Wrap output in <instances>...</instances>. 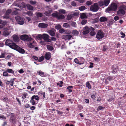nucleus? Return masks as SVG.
<instances>
[{
	"mask_svg": "<svg viewBox=\"0 0 126 126\" xmlns=\"http://www.w3.org/2000/svg\"><path fill=\"white\" fill-rule=\"evenodd\" d=\"M5 45L9 47L12 49L16 50L18 46L15 43H14L12 40L7 39L5 42Z\"/></svg>",
	"mask_w": 126,
	"mask_h": 126,
	"instance_id": "obj_1",
	"label": "nucleus"
},
{
	"mask_svg": "<svg viewBox=\"0 0 126 126\" xmlns=\"http://www.w3.org/2000/svg\"><path fill=\"white\" fill-rule=\"evenodd\" d=\"M117 8V4L114 3H112L110 7H109L107 8L106 10L108 13H110V12L115 11Z\"/></svg>",
	"mask_w": 126,
	"mask_h": 126,
	"instance_id": "obj_2",
	"label": "nucleus"
},
{
	"mask_svg": "<svg viewBox=\"0 0 126 126\" xmlns=\"http://www.w3.org/2000/svg\"><path fill=\"white\" fill-rule=\"evenodd\" d=\"M99 9L98 4L97 3H94V4L91 6L90 10L93 12H97Z\"/></svg>",
	"mask_w": 126,
	"mask_h": 126,
	"instance_id": "obj_3",
	"label": "nucleus"
},
{
	"mask_svg": "<svg viewBox=\"0 0 126 126\" xmlns=\"http://www.w3.org/2000/svg\"><path fill=\"white\" fill-rule=\"evenodd\" d=\"M20 39L23 41H30L32 40V38L29 37L28 35L26 34H24L21 35L19 37Z\"/></svg>",
	"mask_w": 126,
	"mask_h": 126,
	"instance_id": "obj_4",
	"label": "nucleus"
},
{
	"mask_svg": "<svg viewBox=\"0 0 126 126\" xmlns=\"http://www.w3.org/2000/svg\"><path fill=\"white\" fill-rule=\"evenodd\" d=\"M104 37V33L101 30H99L97 33L96 38L98 40H100Z\"/></svg>",
	"mask_w": 126,
	"mask_h": 126,
	"instance_id": "obj_5",
	"label": "nucleus"
},
{
	"mask_svg": "<svg viewBox=\"0 0 126 126\" xmlns=\"http://www.w3.org/2000/svg\"><path fill=\"white\" fill-rule=\"evenodd\" d=\"M15 19L16 21L17 22L18 24L22 25L24 23V19L21 17H20L19 16H18L15 17Z\"/></svg>",
	"mask_w": 126,
	"mask_h": 126,
	"instance_id": "obj_6",
	"label": "nucleus"
},
{
	"mask_svg": "<svg viewBox=\"0 0 126 126\" xmlns=\"http://www.w3.org/2000/svg\"><path fill=\"white\" fill-rule=\"evenodd\" d=\"M91 27H89L87 26L84 27L83 29L82 34L83 35H86L89 33Z\"/></svg>",
	"mask_w": 126,
	"mask_h": 126,
	"instance_id": "obj_7",
	"label": "nucleus"
},
{
	"mask_svg": "<svg viewBox=\"0 0 126 126\" xmlns=\"http://www.w3.org/2000/svg\"><path fill=\"white\" fill-rule=\"evenodd\" d=\"M29 43L28 44V46L30 48H34L35 44V43L34 42V41L32 38V40L29 41Z\"/></svg>",
	"mask_w": 126,
	"mask_h": 126,
	"instance_id": "obj_8",
	"label": "nucleus"
},
{
	"mask_svg": "<svg viewBox=\"0 0 126 126\" xmlns=\"http://www.w3.org/2000/svg\"><path fill=\"white\" fill-rule=\"evenodd\" d=\"M126 12L124 10L122 9H119L117 12L118 15L120 16H122L125 15Z\"/></svg>",
	"mask_w": 126,
	"mask_h": 126,
	"instance_id": "obj_9",
	"label": "nucleus"
},
{
	"mask_svg": "<svg viewBox=\"0 0 126 126\" xmlns=\"http://www.w3.org/2000/svg\"><path fill=\"white\" fill-rule=\"evenodd\" d=\"M43 39L44 40L47 42H50V40L49 39V36L47 34H43Z\"/></svg>",
	"mask_w": 126,
	"mask_h": 126,
	"instance_id": "obj_10",
	"label": "nucleus"
},
{
	"mask_svg": "<svg viewBox=\"0 0 126 126\" xmlns=\"http://www.w3.org/2000/svg\"><path fill=\"white\" fill-rule=\"evenodd\" d=\"M34 99L36 100H39V97L37 95H33L31 98V99L30 100L31 102H35Z\"/></svg>",
	"mask_w": 126,
	"mask_h": 126,
	"instance_id": "obj_11",
	"label": "nucleus"
},
{
	"mask_svg": "<svg viewBox=\"0 0 126 126\" xmlns=\"http://www.w3.org/2000/svg\"><path fill=\"white\" fill-rule=\"evenodd\" d=\"M12 37L13 38V41L15 42H18L19 40L18 36L15 34L13 35Z\"/></svg>",
	"mask_w": 126,
	"mask_h": 126,
	"instance_id": "obj_12",
	"label": "nucleus"
},
{
	"mask_svg": "<svg viewBox=\"0 0 126 126\" xmlns=\"http://www.w3.org/2000/svg\"><path fill=\"white\" fill-rule=\"evenodd\" d=\"M15 79V78L11 79L10 81L7 80L6 82V84L7 85L10 84L11 86H13L14 83V80Z\"/></svg>",
	"mask_w": 126,
	"mask_h": 126,
	"instance_id": "obj_13",
	"label": "nucleus"
},
{
	"mask_svg": "<svg viewBox=\"0 0 126 126\" xmlns=\"http://www.w3.org/2000/svg\"><path fill=\"white\" fill-rule=\"evenodd\" d=\"M16 50L21 54H24L25 53V50L18 46Z\"/></svg>",
	"mask_w": 126,
	"mask_h": 126,
	"instance_id": "obj_14",
	"label": "nucleus"
},
{
	"mask_svg": "<svg viewBox=\"0 0 126 126\" xmlns=\"http://www.w3.org/2000/svg\"><path fill=\"white\" fill-rule=\"evenodd\" d=\"M48 26L47 24L43 23H40L38 25L39 27L42 28H45L47 27Z\"/></svg>",
	"mask_w": 126,
	"mask_h": 126,
	"instance_id": "obj_15",
	"label": "nucleus"
},
{
	"mask_svg": "<svg viewBox=\"0 0 126 126\" xmlns=\"http://www.w3.org/2000/svg\"><path fill=\"white\" fill-rule=\"evenodd\" d=\"M51 53L50 52H47L45 55V58L47 60L50 59L51 57Z\"/></svg>",
	"mask_w": 126,
	"mask_h": 126,
	"instance_id": "obj_16",
	"label": "nucleus"
},
{
	"mask_svg": "<svg viewBox=\"0 0 126 126\" xmlns=\"http://www.w3.org/2000/svg\"><path fill=\"white\" fill-rule=\"evenodd\" d=\"M94 29L92 27H91L90 31H91L90 32V34L92 36L96 34L95 32L94 31Z\"/></svg>",
	"mask_w": 126,
	"mask_h": 126,
	"instance_id": "obj_17",
	"label": "nucleus"
},
{
	"mask_svg": "<svg viewBox=\"0 0 126 126\" xmlns=\"http://www.w3.org/2000/svg\"><path fill=\"white\" fill-rule=\"evenodd\" d=\"M79 60V64H81L84 63L85 60L84 58L82 57H80Z\"/></svg>",
	"mask_w": 126,
	"mask_h": 126,
	"instance_id": "obj_18",
	"label": "nucleus"
},
{
	"mask_svg": "<svg viewBox=\"0 0 126 126\" xmlns=\"http://www.w3.org/2000/svg\"><path fill=\"white\" fill-rule=\"evenodd\" d=\"M113 70V72L114 73H116L118 69V67L116 65H114L112 66V69Z\"/></svg>",
	"mask_w": 126,
	"mask_h": 126,
	"instance_id": "obj_19",
	"label": "nucleus"
},
{
	"mask_svg": "<svg viewBox=\"0 0 126 126\" xmlns=\"http://www.w3.org/2000/svg\"><path fill=\"white\" fill-rule=\"evenodd\" d=\"M64 18L65 16L63 15H62L59 13H58V15L57 18L58 19H64Z\"/></svg>",
	"mask_w": 126,
	"mask_h": 126,
	"instance_id": "obj_20",
	"label": "nucleus"
},
{
	"mask_svg": "<svg viewBox=\"0 0 126 126\" xmlns=\"http://www.w3.org/2000/svg\"><path fill=\"white\" fill-rule=\"evenodd\" d=\"M107 18L104 16L101 17L99 19V21L101 22L107 21Z\"/></svg>",
	"mask_w": 126,
	"mask_h": 126,
	"instance_id": "obj_21",
	"label": "nucleus"
},
{
	"mask_svg": "<svg viewBox=\"0 0 126 126\" xmlns=\"http://www.w3.org/2000/svg\"><path fill=\"white\" fill-rule=\"evenodd\" d=\"M63 36L64 39L66 40H70L72 37L71 35H63Z\"/></svg>",
	"mask_w": 126,
	"mask_h": 126,
	"instance_id": "obj_22",
	"label": "nucleus"
},
{
	"mask_svg": "<svg viewBox=\"0 0 126 126\" xmlns=\"http://www.w3.org/2000/svg\"><path fill=\"white\" fill-rule=\"evenodd\" d=\"M91 97L93 99H95L96 96V92L94 91L93 93L91 94Z\"/></svg>",
	"mask_w": 126,
	"mask_h": 126,
	"instance_id": "obj_23",
	"label": "nucleus"
},
{
	"mask_svg": "<svg viewBox=\"0 0 126 126\" xmlns=\"http://www.w3.org/2000/svg\"><path fill=\"white\" fill-rule=\"evenodd\" d=\"M48 32L49 34L52 36H54L55 35V34L54 32L52 30H49L48 31Z\"/></svg>",
	"mask_w": 126,
	"mask_h": 126,
	"instance_id": "obj_24",
	"label": "nucleus"
},
{
	"mask_svg": "<svg viewBox=\"0 0 126 126\" xmlns=\"http://www.w3.org/2000/svg\"><path fill=\"white\" fill-rule=\"evenodd\" d=\"M10 33V32H9V31L5 30L3 31V34L5 36H7Z\"/></svg>",
	"mask_w": 126,
	"mask_h": 126,
	"instance_id": "obj_25",
	"label": "nucleus"
},
{
	"mask_svg": "<svg viewBox=\"0 0 126 126\" xmlns=\"http://www.w3.org/2000/svg\"><path fill=\"white\" fill-rule=\"evenodd\" d=\"M26 7L28 10L32 11L33 10V7L29 4H27Z\"/></svg>",
	"mask_w": 126,
	"mask_h": 126,
	"instance_id": "obj_26",
	"label": "nucleus"
},
{
	"mask_svg": "<svg viewBox=\"0 0 126 126\" xmlns=\"http://www.w3.org/2000/svg\"><path fill=\"white\" fill-rule=\"evenodd\" d=\"M103 2L105 6H107L109 4L110 0H104Z\"/></svg>",
	"mask_w": 126,
	"mask_h": 126,
	"instance_id": "obj_27",
	"label": "nucleus"
},
{
	"mask_svg": "<svg viewBox=\"0 0 126 126\" xmlns=\"http://www.w3.org/2000/svg\"><path fill=\"white\" fill-rule=\"evenodd\" d=\"M86 86L89 89H92V86L90 83L88 82H86Z\"/></svg>",
	"mask_w": 126,
	"mask_h": 126,
	"instance_id": "obj_28",
	"label": "nucleus"
},
{
	"mask_svg": "<svg viewBox=\"0 0 126 126\" xmlns=\"http://www.w3.org/2000/svg\"><path fill=\"white\" fill-rule=\"evenodd\" d=\"M6 72H7L8 73H11L12 74L14 73V71L12 69L8 68L6 70Z\"/></svg>",
	"mask_w": 126,
	"mask_h": 126,
	"instance_id": "obj_29",
	"label": "nucleus"
},
{
	"mask_svg": "<svg viewBox=\"0 0 126 126\" xmlns=\"http://www.w3.org/2000/svg\"><path fill=\"white\" fill-rule=\"evenodd\" d=\"M72 33L74 35L77 36L79 34V32L77 30H75L72 31Z\"/></svg>",
	"mask_w": 126,
	"mask_h": 126,
	"instance_id": "obj_30",
	"label": "nucleus"
},
{
	"mask_svg": "<svg viewBox=\"0 0 126 126\" xmlns=\"http://www.w3.org/2000/svg\"><path fill=\"white\" fill-rule=\"evenodd\" d=\"M3 76L5 77L10 76H11L10 75H9L8 73L6 72V70L5 71H4L3 72Z\"/></svg>",
	"mask_w": 126,
	"mask_h": 126,
	"instance_id": "obj_31",
	"label": "nucleus"
},
{
	"mask_svg": "<svg viewBox=\"0 0 126 126\" xmlns=\"http://www.w3.org/2000/svg\"><path fill=\"white\" fill-rule=\"evenodd\" d=\"M47 48L48 50L50 51H52L54 49L53 47L49 45H47Z\"/></svg>",
	"mask_w": 126,
	"mask_h": 126,
	"instance_id": "obj_32",
	"label": "nucleus"
},
{
	"mask_svg": "<svg viewBox=\"0 0 126 126\" xmlns=\"http://www.w3.org/2000/svg\"><path fill=\"white\" fill-rule=\"evenodd\" d=\"M37 73L39 75L42 77H43L44 76V73L41 70L38 71Z\"/></svg>",
	"mask_w": 126,
	"mask_h": 126,
	"instance_id": "obj_33",
	"label": "nucleus"
},
{
	"mask_svg": "<svg viewBox=\"0 0 126 126\" xmlns=\"http://www.w3.org/2000/svg\"><path fill=\"white\" fill-rule=\"evenodd\" d=\"M26 14L29 16H33L32 12L31 11H28L26 13Z\"/></svg>",
	"mask_w": 126,
	"mask_h": 126,
	"instance_id": "obj_34",
	"label": "nucleus"
},
{
	"mask_svg": "<svg viewBox=\"0 0 126 126\" xmlns=\"http://www.w3.org/2000/svg\"><path fill=\"white\" fill-rule=\"evenodd\" d=\"M108 47L106 45H104L103 47L102 50L103 51H106L108 49Z\"/></svg>",
	"mask_w": 126,
	"mask_h": 126,
	"instance_id": "obj_35",
	"label": "nucleus"
},
{
	"mask_svg": "<svg viewBox=\"0 0 126 126\" xmlns=\"http://www.w3.org/2000/svg\"><path fill=\"white\" fill-rule=\"evenodd\" d=\"M101 7H103L104 5V2L102 1H100L98 2V4Z\"/></svg>",
	"mask_w": 126,
	"mask_h": 126,
	"instance_id": "obj_36",
	"label": "nucleus"
},
{
	"mask_svg": "<svg viewBox=\"0 0 126 126\" xmlns=\"http://www.w3.org/2000/svg\"><path fill=\"white\" fill-rule=\"evenodd\" d=\"M73 88V87L72 86H68L67 88V89L68 90V92L69 93H71L72 92V90L71 89H72Z\"/></svg>",
	"mask_w": 126,
	"mask_h": 126,
	"instance_id": "obj_37",
	"label": "nucleus"
},
{
	"mask_svg": "<svg viewBox=\"0 0 126 126\" xmlns=\"http://www.w3.org/2000/svg\"><path fill=\"white\" fill-rule=\"evenodd\" d=\"M63 27L66 28H70V26L69 24L67 23H64L63 25Z\"/></svg>",
	"mask_w": 126,
	"mask_h": 126,
	"instance_id": "obj_38",
	"label": "nucleus"
},
{
	"mask_svg": "<svg viewBox=\"0 0 126 126\" xmlns=\"http://www.w3.org/2000/svg\"><path fill=\"white\" fill-rule=\"evenodd\" d=\"M44 56H42L40 57L39 59H38V61L39 62H41L44 60Z\"/></svg>",
	"mask_w": 126,
	"mask_h": 126,
	"instance_id": "obj_39",
	"label": "nucleus"
},
{
	"mask_svg": "<svg viewBox=\"0 0 126 126\" xmlns=\"http://www.w3.org/2000/svg\"><path fill=\"white\" fill-rule=\"evenodd\" d=\"M86 9L85 6H82L79 7V9L80 11H82L85 10Z\"/></svg>",
	"mask_w": 126,
	"mask_h": 126,
	"instance_id": "obj_40",
	"label": "nucleus"
},
{
	"mask_svg": "<svg viewBox=\"0 0 126 126\" xmlns=\"http://www.w3.org/2000/svg\"><path fill=\"white\" fill-rule=\"evenodd\" d=\"M80 18L81 19H84L86 18L87 17L84 13H82L80 15Z\"/></svg>",
	"mask_w": 126,
	"mask_h": 126,
	"instance_id": "obj_41",
	"label": "nucleus"
},
{
	"mask_svg": "<svg viewBox=\"0 0 126 126\" xmlns=\"http://www.w3.org/2000/svg\"><path fill=\"white\" fill-rule=\"evenodd\" d=\"M87 22V20L86 19H84L81 22V24L82 25H84Z\"/></svg>",
	"mask_w": 126,
	"mask_h": 126,
	"instance_id": "obj_42",
	"label": "nucleus"
},
{
	"mask_svg": "<svg viewBox=\"0 0 126 126\" xmlns=\"http://www.w3.org/2000/svg\"><path fill=\"white\" fill-rule=\"evenodd\" d=\"M60 13L65 14L66 13V11L64 9H60L59 10Z\"/></svg>",
	"mask_w": 126,
	"mask_h": 126,
	"instance_id": "obj_43",
	"label": "nucleus"
},
{
	"mask_svg": "<svg viewBox=\"0 0 126 126\" xmlns=\"http://www.w3.org/2000/svg\"><path fill=\"white\" fill-rule=\"evenodd\" d=\"M36 15L37 17H41L43 16L42 14L40 12H37L36 13Z\"/></svg>",
	"mask_w": 126,
	"mask_h": 126,
	"instance_id": "obj_44",
	"label": "nucleus"
},
{
	"mask_svg": "<svg viewBox=\"0 0 126 126\" xmlns=\"http://www.w3.org/2000/svg\"><path fill=\"white\" fill-rule=\"evenodd\" d=\"M107 79L109 81H111L113 80V77H111V76H110L108 77L107 78Z\"/></svg>",
	"mask_w": 126,
	"mask_h": 126,
	"instance_id": "obj_45",
	"label": "nucleus"
},
{
	"mask_svg": "<svg viewBox=\"0 0 126 126\" xmlns=\"http://www.w3.org/2000/svg\"><path fill=\"white\" fill-rule=\"evenodd\" d=\"M61 26L60 24L56 25L55 27V29L57 30L60 29L61 28Z\"/></svg>",
	"mask_w": 126,
	"mask_h": 126,
	"instance_id": "obj_46",
	"label": "nucleus"
},
{
	"mask_svg": "<svg viewBox=\"0 0 126 126\" xmlns=\"http://www.w3.org/2000/svg\"><path fill=\"white\" fill-rule=\"evenodd\" d=\"M63 82L62 81H60L57 83V84L58 85H59L60 87H62L63 86Z\"/></svg>",
	"mask_w": 126,
	"mask_h": 126,
	"instance_id": "obj_47",
	"label": "nucleus"
},
{
	"mask_svg": "<svg viewBox=\"0 0 126 126\" xmlns=\"http://www.w3.org/2000/svg\"><path fill=\"white\" fill-rule=\"evenodd\" d=\"M6 23L7 22H4L3 24H0V29L3 28Z\"/></svg>",
	"mask_w": 126,
	"mask_h": 126,
	"instance_id": "obj_48",
	"label": "nucleus"
},
{
	"mask_svg": "<svg viewBox=\"0 0 126 126\" xmlns=\"http://www.w3.org/2000/svg\"><path fill=\"white\" fill-rule=\"evenodd\" d=\"M65 32V30L63 28H61L59 30V32L60 33H63Z\"/></svg>",
	"mask_w": 126,
	"mask_h": 126,
	"instance_id": "obj_49",
	"label": "nucleus"
},
{
	"mask_svg": "<svg viewBox=\"0 0 126 126\" xmlns=\"http://www.w3.org/2000/svg\"><path fill=\"white\" fill-rule=\"evenodd\" d=\"M86 4L87 6H89L92 5V2L90 1H87Z\"/></svg>",
	"mask_w": 126,
	"mask_h": 126,
	"instance_id": "obj_50",
	"label": "nucleus"
},
{
	"mask_svg": "<svg viewBox=\"0 0 126 126\" xmlns=\"http://www.w3.org/2000/svg\"><path fill=\"white\" fill-rule=\"evenodd\" d=\"M43 35L39 34L36 37L37 39H43Z\"/></svg>",
	"mask_w": 126,
	"mask_h": 126,
	"instance_id": "obj_51",
	"label": "nucleus"
},
{
	"mask_svg": "<svg viewBox=\"0 0 126 126\" xmlns=\"http://www.w3.org/2000/svg\"><path fill=\"white\" fill-rule=\"evenodd\" d=\"M58 13H53L52 14V16L54 17H55L57 18L58 15Z\"/></svg>",
	"mask_w": 126,
	"mask_h": 126,
	"instance_id": "obj_52",
	"label": "nucleus"
},
{
	"mask_svg": "<svg viewBox=\"0 0 126 126\" xmlns=\"http://www.w3.org/2000/svg\"><path fill=\"white\" fill-rule=\"evenodd\" d=\"M50 6L47 7V8H48L47 9V10L49 12V13H50L52 12V9L50 8Z\"/></svg>",
	"mask_w": 126,
	"mask_h": 126,
	"instance_id": "obj_53",
	"label": "nucleus"
},
{
	"mask_svg": "<svg viewBox=\"0 0 126 126\" xmlns=\"http://www.w3.org/2000/svg\"><path fill=\"white\" fill-rule=\"evenodd\" d=\"M104 107H102L101 106H99L97 109V111H99L100 110H101L102 109H104Z\"/></svg>",
	"mask_w": 126,
	"mask_h": 126,
	"instance_id": "obj_54",
	"label": "nucleus"
},
{
	"mask_svg": "<svg viewBox=\"0 0 126 126\" xmlns=\"http://www.w3.org/2000/svg\"><path fill=\"white\" fill-rule=\"evenodd\" d=\"M11 10L10 9H8L6 11V13L8 15L11 13Z\"/></svg>",
	"mask_w": 126,
	"mask_h": 126,
	"instance_id": "obj_55",
	"label": "nucleus"
},
{
	"mask_svg": "<svg viewBox=\"0 0 126 126\" xmlns=\"http://www.w3.org/2000/svg\"><path fill=\"white\" fill-rule=\"evenodd\" d=\"M29 2L32 5H34L36 3V1H33L32 0H30Z\"/></svg>",
	"mask_w": 126,
	"mask_h": 126,
	"instance_id": "obj_56",
	"label": "nucleus"
},
{
	"mask_svg": "<svg viewBox=\"0 0 126 126\" xmlns=\"http://www.w3.org/2000/svg\"><path fill=\"white\" fill-rule=\"evenodd\" d=\"M74 61L76 63L79 64V60H78L77 58H76L74 60Z\"/></svg>",
	"mask_w": 126,
	"mask_h": 126,
	"instance_id": "obj_57",
	"label": "nucleus"
},
{
	"mask_svg": "<svg viewBox=\"0 0 126 126\" xmlns=\"http://www.w3.org/2000/svg\"><path fill=\"white\" fill-rule=\"evenodd\" d=\"M71 25L73 27H76V22H72L71 24Z\"/></svg>",
	"mask_w": 126,
	"mask_h": 126,
	"instance_id": "obj_58",
	"label": "nucleus"
},
{
	"mask_svg": "<svg viewBox=\"0 0 126 126\" xmlns=\"http://www.w3.org/2000/svg\"><path fill=\"white\" fill-rule=\"evenodd\" d=\"M45 92H43L42 91H40L38 92V95L40 96L42 95L43 94H44V93H45Z\"/></svg>",
	"mask_w": 126,
	"mask_h": 126,
	"instance_id": "obj_59",
	"label": "nucleus"
},
{
	"mask_svg": "<svg viewBox=\"0 0 126 126\" xmlns=\"http://www.w3.org/2000/svg\"><path fill=\"white\" fill-rule=\"evenodd\" d=\"M120 34L122 35L121 38H124L125 37V33L123 32H121L120 33Z\"/></svg>",
	"mask_w": 126,
	"mask_h": 126,
	"instance_id": "obj_60",
	"label": "nucleus"
},
{
	"mask_svg": "<svg viewBox=\"0 0 126 126\" xmlns=\"http://www.w3.org/2000/svg\"><path fill=\"white\" fill-rule=\"evenodd\" d=\"M2 100L4 102H8V99L7 97H3L2 98Z\"/></svg>",
	"mask_w": 126,
	"mask_h": 126,
	"instance_id": "obj_61",
	"label": "nucleus"
},
{
	"mask_svg": "<svg viewBox=\"0 0 126 126\" xmlns=\"http://www.w3.org/2000/svg\"><path fill=\"white\" fill-rule=\"evenodd\" d=\"M5 53H1V55H0V58H4L5 57Z\"/></svg>",
	"mask_w": 126,
	"mask_h": 126,
	"instance_id": "obj_62",
	"label": "nucleus"
},
{
	"mask_svg": "<svg viewBox=\"0 0 126 126\" xmlns=\"http://www.w3.org/2000/svg\"><path fill=\"white\" fill-rule=\"evenodd\" d=\"M71 5L73 6H76L77 4L74 1H73L71 3Z\"/></svg>",
	"mask_w": 126,
	"mask_h": 126,
	"instance_id": "obj_63",
	"label": "nucleus"
},
{
	"mask_svg": "<svg viewBox=\"0 0 126 126\" xmlns=\"http://www.w3.org/2000/svg\"><path fill=\"white\" fill-rule=\"evenodd\" d=\"M3 17L4 18L7 19L9 18L10 16L9 15L5 14V15L3 16Z\"/></svg>",
	"mask_w": 126,
	"mask_h": 126,
	"instance_id": "obj_64",
	"label": "nucleus"
}]
</instances>
